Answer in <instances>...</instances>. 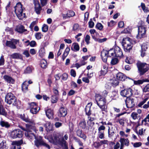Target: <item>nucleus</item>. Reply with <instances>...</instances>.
<instances>
[{
	"label": "nucleus",
	"instance_id": "1",
	"mask_svg": "<svg viewBox=\"0 0 149 149\" xmlns=\"http://www.w3.org/2000/svg\"><path fill=\"white\" fill-rule=\"evenodd\" d=\"M26 128L21 127V128L22 130L24 131V134L25 136L30 140H32L35 138V144L38 147L40 146H43L50 149L49 146L44 142L42 140V137L39 136L37 137L33 133L31 132L33 131L36 132L37 130L35 126L32 125L28 124H26Z\"/></svg>",
	"mask_w": 149,
	"mask_h": 149
},
{
	"label": "nucleus",
	"instance_id": "2",
	"mask_svg": "<svg viewBox=\"0 0 149 149\" xmlns=\"http://www.w3.org/2000/svg\"><path fill=\"white\" fill-rule=\"evenodd\" d=\"M108 92L106 90L104 91L102 93V95L97 94L95 95V97L96 102L97 105L101 109L102 111H106L107 109V106L106 105V102L105 97H106Z\"/></svg>",
	"mask_w": 149,
	"mask_h": 149
},
{
	"label": "nucleus",
	"instance_id": "3",
	"mask_svg": "<svg viewBox=\"0 0 149 149\" xmlns=\"http://www.w3.org/2000/svg\"><path fill=\"white\" fill-rule=\"evenodd\" d=\"M136 43L135 40H132L130 38H123L122 43L125 51L129 52L132 48V45Z\"/></svg>",
	"mask_w": 149,
	"mask_h": 149
},
{
	"label": "nucleus",
	"instance_id": "4",
	"mask_svg": "<svg viewBox=\"0 0 149 149\" xmlns=\"http://www.w3.org/2000/svg\"><path fill=\"white\" fill-rule=\"evenodd\" d=\"M23 5L21 2H19L17 3L14 7L15 12L19 19H22L25 16V13H23Z\"/></svg>",
	"mask_w": 149,
	"mask_h": 149
},
{
	"label": "nucleus",
	"instance_id": "5",
	"mask_svg": "<svg viewBox=\"0 0 149 149\" xmlns=\"http://www.w3.org/2000/svg\"><path fill=\"white\" fill-rule=\"evenodd\" d=\"M136 65L140 75H143L149 69V65L145 63L139 61Z\"/></svg>",
	"mask_w": 149,
	"mask_h": 149
},
{
	"label": "nucleus",
	"instance_id": "6",
	"mask_svg": "<svg viewBox=\"0 0 149 149\" xmlns=\"http://www.w3.org/2000/svg\"><path fill=\"white\" fill-rule=\"evenodd\" d=\"M48 139L50 143L55 144L60 143L65 144L66 143V141L63 139L59 138L58 136L56 135H54L53 137H50Z\"/></svg>",
	"mask_w": 149,
	"mask_h": 149
},
{
	"label": "nucleus",
	"instance_id": "7",
	"mask_svg": "<svg viewBox=\"0 0 149 149\" xmlns=\"http://www.w3.org/2000/svg\"><path fill=\"white\" fill-rule=\"evenodd\" d=\"M16 100L15 96L11 93H8L5 96V101L9 104H12Z\"/></svg>",
	"mask_w": 149,
	"mask_h": 149
},
{
	"label": "nucleus",
	"instance_id": "8",
	"mask_svg": "<svg viewBox=\"0 0 149 149\" xmlns=\"http://www.w3.org/2000/svg\"><path fill=\"white\" fill-rule=\"evenodd\" d=\"M23 135V132L19 129L15 130L11 133V136L13 139L21 138Z\"/></svg>",
	"mask_w": 149,
	"mask_h": 149
},
{
	"label": "nucleus",
	"instance_id": "9",
	"mask_svg": "<svg viewBox=\"0 0 149 149\" xmlns=\"http://www.w3.org/2000/svg\"><path fill=\"white\" fill-rule=\"evenodd\" d=\"M30 111L33 114L37 113L39 111L40 108L35 102H31L30 104Z\"/></svg>",
	"mask_w": 149,
	"mask_h": 149
},
{
	"label": "nucleus",
	"instance_id": "10",
	"mask_svg": "<svg viewBox=\"0 0 149 149\" xmlns=\"http://www.w3.org/2000/svg\"><path fill=\"white\" fill-rule=\"evenodd\" d=\"M15 30L19 33H24L25 34H26L29 32L26 29H25V27L24 26L21 24L16 26Z\"/></svg>",
	"mask_w": 149,
	"mask_h": 149
},
{
	"label": "nucleus",
	"instance_id": "11",
	"mask_svg": "<svg viewBox=\"0 0 149 149\" xmlns=\"http://www.w3.org/2000/svg\"><path fill=\"white\" fill-rule=\"evenodd\" d=\"M120 94L123 96L126 97L127 98L130 97L133 94L132 90L130 88L124 89L121 91Z\"/></svg>",
	"mask_w": 149,
	"mask_h": 149
},
{
	"label": "nucleus",
	"instance_id": "12",
	"mask_svg": "<svg viewBox=\"0 0 149 149\" xmlns=\"http://www.w3.org/2000/svg\"><path fill=\"white\" fill-rule=\"evenodd\" d=\"M146 31V28L143 26H139L138 27V34L136 36V37H138L139 36H141V37L145 36Z\"/></svg>",
	"mask_w": 149,
	"mask_h": 149
},
{
	"label": "nucleus",
	"instance_id": "13",
	"mask_svg": "<svg viewBox=\"0 0 149 149\" xmlns=\"http://www.w3.org/2000/svg\"><path fill=\"white\" fill-rule=\"evenodd\" d=\"M125 103L127 107L128 108H131L135 105L134 99L133 98H127L125 100Z\"/></svg>",
	"mask_w": 149,
	"mask_h": 149
},
{
	"label": "nucleus",
	"instance_id": "14",
	"mask_svg": "<svg viewBox=\"0 0 149 149\" xmlns=\"http://www.w3.org/2000/svg\"><path fill=\"white\" fill-rule=\"evenodd\" d=\"M18 42V40L16 39H13L11 41H7L6 43V46L13 49L16 48L15 44Z\"/></svg>",
	"mask_w": 149,
	"mask_h": 149
},
{
	"label": "nucleus",
	"instance_id": "15",
	"mask_svg": "<svg viewBox=\"0 0 149 149\" xmlns=\"http://www.w3.org/2000/svg\"><path fill=\"white\" fill-rule=\"evenodd\" d=\"M34 10L36 13L38 15H40V14L42 8L41 6L40 3L38 1V3L35 2L34 3Z\"/></svg>",
	"mask_w": 149,
	"mask_h": 149
},
{
	"label": "nucleus",
	"instance_id": "16",
	"mask_svg": "<svg viewBox=\"0 0 149 149\" xmlns=\"http://www.w3.org/2000/svg\"><path fill=\"white\" fill-rule=\"evenodd\" d=\"M115 56L121 58L123 56V53L121 49L118 47L114 48Z\"/></svg>",
	"mask_w": 149,
	"mask_h": 149
},
{
	"label": "nucleus",
	"instance_id": "17",
	"mask_svg": "<svg viewBox=\"0 0 149 149\" xmlns=\"http://www.w3.org/2000/svg\"><path fill=\"white\" fill-rule=\"evenodd\" d=\"M101 56L102 59L104 62H106L108 56L107 51L103 49L101 53Z\"/></svg>",
	"mask_w": 149,
	"mask_h": 149
},
{
	"label": "nucleus",
	"instance_id": "18",
	"mask_svg": "<svg viewBox=\"0 0 149 149\" xmlns=\"http://www.w3.org/2000/svg\"><path fill=\"white\" fill-rule=\"evenodd\" d=\"M44 126L45 127L46 130L47 132L53 130V125L50 122H47L46 124H45Z\"/></svg>",
	"mask_w": 149,
	"mask_h": 149
},
{
	"label": "nucleus",
	"instance_id": "19",
	"mask_svg": "<svg viewBox=\"0 0 149 149\" xmlns=\"http://www.w3.org/2000/svg\"><path fill=\"white\" fill-rule=\"evenodd\" d=\"M67 114V110L66 108L62 107L59 110V113L58 115L59 117H64Z\"/></svg>",
	"mask_w": 149,
	"mask_h": 149
},
{
	"label": "nucleus",
	"instance_id": "20",
	"mask_svg": "<svg viewBox=\"0 0 149 149\" xmlns=\"http://www.w3.org/2000/svg\"><path fill=\"white\" fill-rule=\"evenodd\" d=\"M13 145L11 149H20V146L22 143V140L19 141H15L13 142Z\"/></svg>",
	"mask_w": 149,
	"mask_h": 149
},
{
	"label": "nucleus",
	"instance_id": "21",
	"mask_svg": "<svg viewBox=\"0 0 149 149\" xmlns=\"http://www.w3.org/2000/svg\"><path fill=\"white\" fill-rule=\"evenodd\" d=\"M46 114L49 119H52L54 118V112L52 110L49 109L45 111Z\"/></svg>",
	"mask_w": 149,
	"mask_h": 149
},
{
	"label": "nucleus",
	"instance_id": "22",
	"mask_svg": "<svg viewBox=\"0 0 149 149\" xmlns=\"http://www.w3.org/2000/svg\"><path fill=\"white\" fill-rule=\"evenodd\" d=\"M3 78L5 81L8 83L13 84L14 83V79L10 76L6 75L4 76Z\"/></svg>",
	"mask_w": 149,
	"mask_h": 149
},
{
	"label": "nucleus",
	"instance_id": "23",
	"mask_svg": "<svg viewBox=\"0 0 149 149\" xmlns=\"http://www.w3.org/2000/svg\"><path fill=\"white\" fill-rule=\"evenodd\" d=\"M116 78L118 80L123 81L125 80L126 77L123 73L119 72L116 75Z\"/></svg>",
	"mask_w": 149,
	"mask_h": 149
},
{
	"label": "nucleus",
	"instance_id": "24",
	"mask_svg": "<svg viewBox=\"0 0 149 149\" xmlns=\"http://www.w3.org/2000/svg\"><path fill=\"white\" fill-rule=\"evenodd\" d=\"M92 105L91 103H88L86 106L85 108V112L86 114L88 116H89L91 114V112L90 111L91 107Z\"/></svg>",
	"mask_w": 149,
	"mask_h": 149
},
{
	"label": "nucleus",
	"instance_id": "25",
	"mask_svg": "<svg viewBox=\"0 0 149 149\" xmlns=\"http://www.w3.org/2000/svg\"><path fill=\"white\" fill-rule=\"evenodd\" d=\"M71 49L75 52L79 51V47L78 44L75 42L73 43Z\"/></svg>",
	"mask_w": 149,
	"mask_h": 149
},
{
	"label": "nucleus",
	"instance_id": "26",
	"mask_svg": "<svg viewBox=\"0 0 149 149\" xmlns=\"http://www.w3.org/2000/svg\"><path fill=\"white\" fill-rule=\"evenodd\" d=\"M10 57L13 59H20L22 58V56L19 53H15L11 54Z\"/></svg>",
	"mask_w": 149,
	"mask_h": 149
},
{
	"label": "nucleus",
	"instance_id": "27",
	"mask_svg": "<svg viewBox=\"0 0 149 149\" xmlns=\"http://www.w3.org/2000/svg\"><path fill=\"white\" fill-rule=\"evenodd\" d=\"M147 121L149 122V114H148L146 117L142 120L141 125L145 126L148 125V124L147 123Z\"/></svg>",
	"mask_w": 149,
	"mask_h": 149
},
{
	"label": "nucleus",
	"instance_id": "28",
	"mask_svg": "<svg viewBox=\"0 0 149 149\" xmlns=\"http://www.w3.org/2000/svg\"><path fill=\"white\" fill-rule=\"evenodd\" d=\"M28 85L26 81L24 82L23 83L22 86V90L24 92H26L28 90Z\"/></svg>",
	"mask_w": 149,
	"mask_h": 149
},
{
	"label": "nucleus",
	"instance_id": "29",
	"mask_svg": "<svg viewBox=\"0 0 149 149\" xmlns=\"http://www.w3.org/2000/svg\"><path fill=\"white\" fill-rule=\"evenodd\" d=\"M0 115L6 116L7 115V113L5 109L0 103Z\"/></svg>",
	"mask_w": 149,
	"mask_h": 149
},
{
	"label": "nucleus",
	"instance_id": "30",
	"mask_svg": "<svg viewBox=\"0 0 149 149\" xmlns=\"http://www.w3.org/2000/svg\"><path fill=\"white\" fill-rule=\"evenodd\" d=\"M47 62L45 59H42L40 61V65L43 68H45L47 67Z\"/></svg>",
	"mask_w": 149,
	"mask_h": 149
},
{
	"label": "nucleus",
	"instance_id": "31",
	"mask_svg": "<svg viewBox=\"0 0 149 149\" xmlns=\"http://www.w3.org/2000/svg\"><path fill=\"white\" fill-rule=\"evenodd\" d=\"M109 57H113L115 56L114 49H111L107 51Z\"/></svg>",
	"mask_w": 149,
	"mask_h": 149
},
{
	"label": "nucleus",
	"instance_id": "32",
	"mask_svg": "<svg viewBox=\"0 0 149 149\" xmlns=\"http://www.w3.org/2000/svg\"><path fill=\"white\" fill-rule=\"evenodd\" d=\"M75 15V13L72 10H68L67 12L66 15V17H68L74 16Z\"/></svg>",
	"mask_w": 149,
	"mask_h": 149
},
{
	"label": "nucleus",
	"instance_id": "33",
	"mask_svg": "<svg viewBox=\"0 0 149 149\" xmlns=\"http://www.w3.org/2000/svg\"><path fill=\"white\" fill-rule=\"evenodd\" d=\"M131 116L133 119L135 120L138 119L140 117V115L136 112H133L131 113Z\"/></svg>",
	"mask_w": 149,
	"mask_h": 149
},
{
	"label": "nucleus",
	"instance_id": "34",
	"mask_svg": "<svg viewBox=\"0 0 149 149\" xmlns=\"http://www.w3.org/2000/svg\"><path fill=\"white\" fill-rule=\"evenodd\" d=\"M45 55V50L44 48H41L39 51V55L41 57H44Z\"/></svg>",
	"mask_w": 149,
	"mask_h": 149
},
{
	"label": "nucleus",
	"instance_id": "35",
	"mask_svg": "<svg viewBox=\"0 0 149 149\" xmlns=\"http://www.w3.org/2000/svg\"><path fill=\"white\" fill-rule=\"evenodd\" d=\"M0 148L1 149H7V148L6 141H3L0 143Z\"/></svg>",
	"mask_w": 149,
	"mask_h": 149
},
{
	"label": "nucleus",
	"instance_id": "36",
	"mask_svg": "<svg viewBox=\"0 0 149 149\" xmlns=\"http://www.w3.org/2000/svg\"><path fill=\"white\" fill-rule=\"evenodd\" d=\"M58 85L57 84L56 85V86H54L53 87V93L55 95H58L59 92L58 90Z\"/></svg>",
	"mask_w": 149,
	"mask_h": 149
},
{
	"label": "nucleus",
	"instance_id": "37",
	"mask_svg": "<svg viewBox=\"0 0 149 149\" xmlns=\"http://www.w3.org/2000/svg\"><path fill=\"white\" fill-rule=\"evenodd\" d=\"M148 82L149 81L146 80H139L137 81H134V83L135 85H139L142 84L144 82Z\"/></svg>",
	"mask_w": 149,
	"mask_h": 149
},
{
	"label": "nucleus",
	"instance_id": "38",
	"mask_svg": "<svg viewBox=\"0 0 149 149\" xmlns=\"http://www.w3.org/2000/svg\"><path fill=\"white\" fill-rule=\"evenodd\" d=\"M108 127L109 128L108 130V137L111 138L114 135L115 133L114 131L110 129L109 126H108Z\"/></svg>",
	"mask_w": 149,
	"mask_h": 149
},
{
	"label": "nucleus",
	"instance_id": "39",
	"mask_svg": "<svg viewBox=\"0 0 149 149\" xmlns=\"http://www.w3.org/2000/svg\"><path fill=\"white\" fill-rule=\"evenodd\" d=\"M0 124L2 127L7 128L9 127L10 126L7 122L3 121H1L0 122Z\"/></svg>",
	"mask_w": 149,
	"mask_h": 149
},
{
	"label": "nucleus",
	"instance_id": "40",
	"mask_svg": "<svg viewBox=\"0 0 149 149\" xmlns=\"http://www.w3.org/2000/svg\"><path fill=\"white\" fill-rule=\"evenodd\" d=\"M97 137L101 139H104L105 136L104 132H98Z\"/></svg>",
	"mask_w": 149,
	"mask_h": 149
},
{
	"label": "nucleus",
	"instance_id": "41",
	"mask_svg": "<svg viewBox=\"0 0 149 149\" xmlns=\"http://www.w3.org/2000/svg\"><path fill=\"white\" fill-rule=\"evenodd\" d=\"M57 95H52L51 97V101L52 103H54L57 102L58 100Z\"/></svg>",
	"mask_w": 149,
	"mask_h": 149
},
{
	"label": "nucleus",
	"instance_id": "42",
	"mask_svg": "<svg viewBox=\"0 0 149 149\" xmlns=\"http://www.w3.org/2000/svg\"><path fill=\"white\" fill-rule=\"evenodd\" d=\"M141 6L144 12L145 13H147L149 11V10L147 7H146L145 3H141Z\"/></svg>",
	"mask_w": 149,
	"mask_h": 149
},
{
	"label": "nucleus",
	"instance_id": "43",
	"mask_svg": "<svg viewBox=\"0 0 149 149\" xmlns=\"http://www.w3.org/2000/svg\"><path fill=\"white\" fill-rule=\"evenodd\" d=\"M93 38L95 41H97L100 43L106 41L107 40L106 38H104L102 39H100L99 38Z\"/></svg>",
	"mask_w": 149,
	"mask_h": 149
},
{
	"label": "nucleus",
	"instance_id": "44",
	"mask_svg": "<svg viewBox=\"0 0 149 149\" xmlns=\"http://www.w3.org/2000/svg\"><path fill=\"white\" fill-rule=\"evenodd\" d=\"M33 69L30 67H27L25 70L24 73L25 74H29L32 72Z\"/></svg>",
	"mask_w": 149,
	"mask_h": 149
},
{
	"label": "nucleus",
	"instance_id": "45",
	"mask_svg": "<svg viewBox=\"0 0 149 149\" xmlns=\"http://www.w3.org/2000/svg\"><path fill=\"white\" fill-rule=\"evenodd\" d=\"M79 126L83 129H85L86 127V123L85 121L84 120L81 121L79 123Z\"/></svg>",
	"mask_w": 149,
	"mask_h": 149
},
{
	"label": "nucleus",
	"instance_id": "46",
	"mask_svg": "<svg viewBox=\"0 0 149 149\" xmlns=\"http://www.w3.org/2000/svg\"><path fill=\"white\" fill-rule=\"evenodd\" d=\"M111 83L113 86H115L118 85L119 81L118 80L114 79L111 80Z\"/></svg>",
	"mask_w": 149,
	"mask_h": 149
},
{
	"label": "nucleus",
	"instance_id": "47",
	"mask_svg": "<svg viewBox=\"0 0 149 149\" xmlns=\"http://www.w3.org/2000/svg\"><path fill=\"white\" fill-rule=\"evenodd\" d=\"M120 141L122 144L125 145H128L129 142V141L127 139H125L123 138L120 139Z\"/></svg>",
	"mask_w": 149,
	"mask_h": 149
},
{
	"label": "nucleus",
	"instance_id": "48",
	"mask_svg": "<svg viewBox=\"0 0 149 149\" xmlns=\"http://www.w3.org/2000/svg\"><path fill=\"white\" fill-rule=\"evenodd\" d=\"M48 29V26L47 25L45 24H44L42 28V31L44 32H46L47 31Z\"/></svg>",
	"mask_w": 149,
	"mask_h": 149
},
{
	"label": "nucleus",
	"instance_id": "49",
	"mask_svg": "<svg viewBox=\"0 0 149 149\" xmlns=\"http://www.w3.org/2000/svg\"><path fill=\"white\" fill-rule=\"evenodd\" d=\"M118 62V60L117 58H113L111 61V64L113 65L116 64Z\"/></svg>",
	"mask_w": 149,
	"mask_h": 149
},
{
	"label": "nucleus",
	"instance_id": "50",
	"mask_svg": "<svg viewBox=\"0 0 149 149\" xmlns=\"http://www.w3.org/2000/svg\"><path fill=\"white\" fill-rule=\"evenodd\" d=\"M95 27L99 30H101L103 28V26L101 23H98L96 24Z\"/></svg>",
	"mask_w": 149,
	"mask_h": 149
},
{
	"label": "nucleus",
	"instance_id": "51",
	"mask_svg": "<svg viewBox=\"0 0 149 149\" xmlns=\"http://www.w3.org/2000/svg\"><path fill=\"white\" fill-rule=\"evenodd\" d=\"M22 118L24 121L26 122H28L32 123H33V121L31 120L30 119H29L28 118L24 117H22Z\"/></svg>",
	"mask_w": 149,
	"mask_h": 149
},
{
	"label": "nucleus",
	"instance_id": "52",
	"mask_svg": "<svg viewBox=\"0 0 149 149\" xmlns=\"http://www.w3.org/2000/svg\"><path fill=\"white\" fill-rule=\"evenodd\" d=\"M88 25L89 27L90 28H92L94 26V23L93 22L92 19H90V21L88 22Z\"/></svg>",
	"mask_w": 149,
	"mask_h": 149
},
{
	"label": "nucleus",
	"instance_id": "53",
	"mask_svg": "<svg viewBox=\"0 0 149 149\" xmlns=\"http://www.w3.org/2000/svg\"><path fill=\"white\" fill-rule=\"evenodd\" d=\"M116 22L113 20H111L110 22H108V26L109 27H112L115 25Z\"/></svg>",
	"mask_w": 149,
	"mask_h": 149
},
{
	"label": "nucleus",
	"instance_id": "54",
	"mask_svg": "<svg viewBox=\"0 0 149 149\" xmlns=\"http://www.w3.org/2000/svg\"><path fill=\"white\" fill-rule=\"evenodd\" d=\"M5 60L3 56H2L0 58V66L3 65L4 64Z\"/></svg>",
	"mask_w": 149,
	"mask_h": 149
},
{
	"label": "nucleus",
	"instance_id": "55",
	"mask_svg": "<svg viewBox=\"0 0 149 149\" xmlns=\"http://www.w3.org/2000/svg\"><path fill=\"white\" fill-rule=\"evenodd\" d=\"M48 0H40V3L42 6L46 5Z\"/></svg>",
	"mask_w": 149,
	"mask_h": 149
},
{
	"label": "nucleus",
	"instance_id": "56",
	"mask_svg": "<svg viewBox=\"0 0 149 149\" xmlns=\"http://www.w3.org/2000/svg\"><path fill=\"white\" fill-rule=\"evenodd\" d=\"M68 75L66 73H64L63 74L62 76V79L63 80H66L68 78Z\"/></svg>",
	"mask_w": 149,
	"mask_h": 149
},
{
	"label": "nucleus",
	"instance_id": "57",
	"mask_svg": "<svg viewBox=\"0 0 149 149\" xmlns=\"http://www.w3.org/2000/svg\"><path fill=\"white\" fill-rule=\"evenodd\" d=\"M143 91L145 92L149 91V84H147L143 88Z\"/></svg>",
	"mask_w": 149,
	"mask_h": 149
},
{
	"label": "nucleus",
	"instance_id": "58",
	"mask_svg": "<svg viewBox=\"0 0 149 149\" xmlns=\"http://www.w3.org/2000/svg\"><path fill=\"white\" fill-rule=\"evenodd\" d=\"M117 95V92L116 91H112L110 93V95L112 97H114Z\"/></svg>",
	"mask_w": 149,
	"mask_h": 149
},
{
	"label": "nucleus",
	"instance_id": "59",
	"mask_svg": "<svg viewBox=\"0 0 149 149\" xmlns=\"http://www.w3.org/2000/svg\"><path fill=\"white\" fill-rule=\"evenodd\" d=\"M23 54L25 55L26 57H28L30 56L29 51L27 50H25L23 52Z\"/></svg>",
	"mask_w": 149,
	"mask_h": 149
},
{
	"label": "nucleus",
	"instance_id": "60",
	"mask_svg": "<svg viewBox=\"0 0 149 149\" xmlns=\"http://www.w3.org/2000/svg\"><path fill=\"white\" fill-rule=\"evenodd\" d=\"M141 50L146 51L147 49V45L145 43L143 44L141 46Z\"/></svg>",
	"mask_w": 149,
	"mask_h": 149
},
{
	"label": "nucleus",
	"instance_id": "61",
	"mask_svg": "<svg viewBox=\"0 0 149 149\" xmlns=\"http://www.w3.org/2000/svg\"><path fill=\"white\" fill-rule=\"evenodd\" d=\"M141 144V143L140 142H136L134 144L133 146L135 148L138 147L140 146Z\"/></svg>",
	"mask_w": 149,
	"mask_h": 149
},
{
	"label": "nucleus",
	"instance_id": "62",
	"mask_svg": "<svg viewBox=\"0 0 149 149\" xmlns=\"http://www.w3.org/2000/svg\"><path fill=\"white\" fill-rule=\"evenodd\" d=\"M102 69L104 71V72H107L108 69V67L107 65L106 64L104 65L103 66V67Z\"/></svg>",
	"mask_w": 149,
	"mask_h": 149
},
{
	"label": "nucleus",
	"instance_id": "63",
	"mask_svg": "<svg viewBox=\"0 0 149 149\" xmlns=\"http://www.w3.org/2000/svg\"><path fill=\"white\" fill-rule=\"evenodd\" d=\"M100 142L101 145L102 144H108V141L106 140H101Z\"/></svg>",
	"mask_w": 149,
	"mask_h": 149
},
{
	"label": "nucleus",
	"instance_id": "64",
	"mask_svg": "<svg viewBox=\"0 0 149 149\" xmlns=\"http://www.w3.org/2000/svg\"><path fill=\"white\" fill-rule=\"evenodd\" d=\"M70 74L72 76L75 77L76 76V73L75 71L73 69H71L70 70Z\"/></svg>",
	"mask_w": 149,
	"mask_h": 149
}]
</instances>
